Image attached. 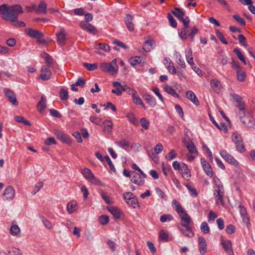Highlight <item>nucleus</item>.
I'll list each match as a JSON object with an SVG mask.
<instances>
[{"instance_id":"f257e3e1","label":"nucleus","mask_w":255,"mask_h":255,"mask_svg":"<svg viewBox=\"0 0 255 255\" xmlns=\"http://www.w3.org/2000/svg\"><path fill=\"white\" fill-rule=\"evenodd\" d=\"M23 13L21 6L18 4L8 6L6 4L0 5V14L5 20H9L14 22L15 26L25 27V24L22 21H18V15Z\"/></svg>"},{"instance_id":"f03ea898","label":"nucleus","mask_w":255,"mask_h":255,"mask_svg":"<svg viewBox=\"0 0 255 255\" xmlns=\"http://www.w3.org/2000/svg\"><path fill=\"white\" fill-rule=\"evenodd\" d=\"M190 20L187 21L183 23V27H182L179 32L180 37L182 39H187L188 37L190 38V41L192 42L194 40L195 35L197 34L199 30L196 26H193L189 29Z\"/></svg>"},{"instance_id":"7ed1b4c3","label":"nucleus","mask_w":255,"mask_h":255,"mask_svg":"<svg viewBox=\"0 0 255 255\" xmlns=\"http://www.w3.org/2000/svg\"><path fill=\"white\" fill-rule=\"evenodd\" d=\"M241 121L246 127L249 128L253 127L255 124V120L251 114V113L247 110L239 113Z\"/></svg>"},{"instance_id":"20e7f679","label":"nucleus","mask_w":255,"mask_h":255,"mask_svg":"<svg viewBox=\"0 0 255 255\" xmlns=\"http://www.w3.org/2000/svg\"><path fill=\"white\" fill-rule=\"evenodd\" d=\"M100 68L102 71L113 75L118 72L117 60L116 59H114L109 64L102 63L100 64Z\"/></svg>"},{"instance_id":"39448f33","label":"nucleus","mask_w":255,"mask_h":255,"mask_svg":"<svg viewBox=\"0 0 255 255\" xmlns=\"http://www.w3.org/2000/svg\"><path fill=\"white\" fill-rule=\"evenodd\" d=\"M15 194V189L12 186H8L3 190L2 194V199L3 201L12 200Z\"/></svg>"},{"instance_id":"423d86ee","label":"nucleus","mask_w":255,"mask_h":255,"mask_svg":"<svg viewBox=\"0 0 255 255\" xmlns=\"http://www.w3.org/2000/svg\"><path fill=\"white\" fill-rule=\"evenodd\" d=\"M171 12L179 21H182L183 23L190 20L188 16H186L185 18L184 17L185 15V12L180 8L175 7L173 9L171 10Z\"/></svg>"},{"instance_id":"0eeeda50","label":"nucleus","mask_w":255,"mask_h":255,"mask_svg":"<svg viewBox=\"0 0 255 255\" xmlns=\"http://www.w3.org/2000/svg\"><path fill=\"white\" fill-rule=\"evenodd\" d=\"M214 196L216 200V204L217 205H223L224 204V191L223 188L220 186L218 187V189H215L214 191Z\"/></svg>"},{"instance_id":"6e6552de","label":"nucleus","mask_w":255,"mask_h":255,"mask_svg":"<svg viewBox=\"0 0 255 255\" xmlns=\"http://www.w3.org/2000/svg\"><path fill=\"white\" fill-rule=\"evenodd\" d=\"M231 96L235 100V101L237 103L236 107L239 110V113H241L247 111L245 109V103L243 101V98L240 96L236 94H231Z\"/></svg>"},{"instance_id":"1a4fd4ad","label":"nucleus","mask_w":255,"mask_h":255,"mask_svg":"<svg viewBox=\"0 0 255 255\" xmlns=\"http://www.w3.org/2000/svg\"><path fill=\"white\" fill-rule=\"evenodd\" d=\"M4 93L5 96L8 98L10 103L14 106H17L18 102L16 100V95L14 92L10 90L9 89L5 88L4 90Z\"/></svg>"},{"instance_id":"9d476101","label":"nucleus","mask_w":255,"mask_h":255,"mask_svg":"<svg viewBox=\"0 0 255 255\" xmlns=\"http://www.w3.org/2000/svg\"><path fill=\"white\" fill-rule=\"evenodd\" d=\"M131 182L137 185H142L144 183V180L139 173L135 171H131Z\"/></svg>"},{"instance_id":"9b49d317","label":"nucleus","mask_w":255,"mask_h":255,"mask_svg":"<svg viewBox=\"0 0 255 255\" xmlns=\"http://www.w3.org/2000/svg\"><path fill=\"white\" fill-rule=\"evenodd\" d=\"M81 28L93 34L97 33V29L92 24L87 23L85 21H81L80 24Z\"/></svg>"},{"instance_id":"f8f14e48","label":"nucleus","mask_w":255,"mask_h":255,"mask_svg":"<svg viewBox=\"0 0 255 255\" xmlns=\"http://www.w3.org/2000/svg\"><path fill=\"white\" fill-rule=\"evenodd\" d=\"M49 68V67L45 65H43L41 67L40 77L44 81L50 79L51 77V72Z\"/></svg>"},{"instance_id":"ddd939ff","label":"nucleus","mask_w":255,"mask_h":255,"mask_svg":"<svg viewBox=\"0 0 255 255\" xmlns=\"http://www.w3.org/2000/svg\"><path fill=\"white\" fill-rule=\"evenodd\" d=\"M26 32L27 35L36 39L42 38L44 37V34L42 32L32 28L26 29Z\"/></svg>"},{"instance_id":"4468645a","label":"nucleus","mask_w":255,"mask_h":255,"mask_svg":"<svg viewBox=\"0 0 255 255\" xmlns=\"http://www.w3.org/2000/svg\"><path fill=\"white\" fill-rule=\"evenodd\" d=\"M240 212L243 222L248 226L250 224V218L248 215L246 209L241 204L239 205Z\"/></svg>"},{"instance_id":"2eb2a0df","label":"nucleus","mask_w":255,"mask_h":255,"mask_svg":"<svg viewBox=\"0 0 255 255\" xmlns=\"http://www.w3.org/2000/svg\"><path fill=\"white\" fill-rule=\"evenodd\" d=\"M134 16L129 14H127L125 17V23L128 30L130 31H133L134 25L132 22Z\"/></svg>"},{"instance_id":"dca6fc26","label":"nucleus","mask_w":255,"mask_h":255,"mask_svg":"<svg viewBox=\"0 0 255 255\" xmlns=\"http://www.w3.org/2000/svg\"><path fill=\"white\" fill-rule=\"evenodd\" d=\"M199 250L202 255H204L207 252V243L205 238L200 236L198 238Z\"/></svg>"},{"instance_id":"f3484780","label":"nucleus","mask_w":255,"mask_h":255,"mask_svg":"<svg viewBox=\"0 0 255 255\" xmlns=\"http://www.w3.org/2000/svg\"><path fill=\"white\" fill-rule=\"evenodd\" d=\"M179 217L181 218L180 224L182 227L191 226V218L187 213Z\"/></svg>"},{"instance_id":"a211bd4d","label":"nucleus","mask_w":255,"mask_h":255,"mask_svg":"<svg viewBox=\"0 0 255 255\" xmlns=\"http://www.w3.org/2000/svg\"><path fill=\"white\" fill-rule=\"evenodd\" d=\"M210 86L214 91L219 93L222 89L221 82L217 79H213L210 81Z\"/></svg>"},{"instance_id":"6ab92c4d","label":"nucleus","mask_w":255,"mask_h":255,"mask_svg":"<svg viewBox=\"0 0 255 255\" xmlns=\"http://www.w3.org/2000/svg\"><path fill=\"white\" fill-rule=\"evenodd\" d=\"M57 41L61 46H63L66 41V32L63 28H61L60 31L56 34Z\"/></svg>"},{"instance_id":"aec40b11","label":"nucleus","mask_w":255,"mask_h":255,"mask_svg":"<svg viewBox=\"0 0 255 255\" xmlns=\"http://www.w3.org/2000/svg\"><path fill=\"white\" fill-rule=\"evenodd\" d=\"M187 148L189 152V153L187 154L188 159H193L197 154V150L195 146L193 143H191L187 146Z\"/></svg>"},{"instance_id":"412c9836","label":"nucleus","mask_w":255,"mask_h":255,"mask_svg":"<svg viewBox=\"0 0 255 255\" xmlns=\"http://www.w3.org/2000/svg\"><path fill=\"white\" fill-rule=\"evenodd\" d=\"M4 254L5 255H22V253L18 248L9 247L5 249Z\"/></svg>"},{"instance_id":"4be33fe9","label":"nucleus","mask_w":255,"mask_h":255,"mask_svg":"<svg viewBox=\"0 0 255 255\" xmlns=\"http://www.w3.org/2000/svg\"><path fill=\"white\" fill-rule=\"evenodd\" d=\"M46 108V99L44 95L41 97L40 101L38 103L37 105V110L40 113H42L45 111Z\"/></svg>"},{"instance_id":"5701e85b","label":"nucleus","mask_w":255,"mask_h":255,"mask_svg":"<svg viewBox=\"0 0 255 255\" xmlns=\"http://www.w3.org/2000/svg\"><path fill=\"white\" fill-rule=\"evenodd\" d=\"M172 204L173 208L175 209L179 216L186 213L180 203L176 200L172 201Z\"/></svg>"},{"instance_id":"b1692460","label":"nucleus","mask_w":255,"mask_h":255,"mask_svg":"<svg viewBox=\"0 0 255 255\" xmlns=\"http://www.w3.org/2000/svg\"><path fill=\"white\" fill-rule=\"evenodd\" d=\"M184 229L179 228L180 231L185 236L192 238L194 236V233L192 230L191 226L183 227Z\"/></svg>"},{"instance_id":"393cba45","label":"nucleus","mask_w":255,"mask_h":255,"mask_svg":"<svg viewBox=\"0 0 255 255\" xmlns=\"http://www.w3.org/2000/svg\"><path fill=\"white\" fill-rule=\"evenodd\" d=\"M182 165L181 170L180 171V173L184 178L188 180L191 176L190 172L188 170L187 166L185 163L182 162Z\"/></svg>"},{"instance_id":"a878e982","label":"nucleus","mask_w":255,"mask_h":255,"mask_svg":"<svg viewBox=\"0 0 255 255\" xmlns=\"http://www.w3.org/2000/svg\"><path fill=\"white\" fill-rule=\"evenodd\" d=\"M221 244L226 253L233 254L232 243L230 240L223 241L221 242Z\"/></svg>"},{"instance_id":"bb28decb","label":"nucleus","mask_w":255,"mask_h":255,"mask_svg":"<svg viewBox=\"0 0 255 255\" xmlns=\"http://www.w3.org/2000/svg\"><path fill=\"white\" fill-rule=\"evenodd\" d=\"M186 97L196 106L199 105V102L195 94L192 91H188L186 92Z\"/></svg>"},{"instance_id":"cd10ccee","label":"nucleus","mask_w":255,"mask_h":255,"mask_svg":"<svg viewBox=\"0 0 255 255\" xmlns=\"http://www.w3.org/2000/svg\"><path fill=\"white\" fill-rule=\"evenodd\" d=\"M143 98L150 107H154L156 105V100L152 96L149 94H145L143 96Z\"/></svg>"},{"instance_id":"c85d7f7f","label":"nucleus","mask_w":255,"mask_h":255,"mask_svg":"<svg viewBox=\"0 0 255 255\" xmlns=\"http://www.w3.org/2000/svg\"><path fill=\"white\" fill-rule=\"evenodd\" d=\"M67 211L69 213L72 214L78 209V205L76 201H71L67 205Z\"/></svg>"},{"instance_id":"c756f323","label":"nucleus","mask_w":255,"mask_h":255,"mask_svg":"<svg viewBox=\"0 0 255 255\" xmlns=\"http://www.w3.org/2000/svg\"><path fill=\"white\" fill-rule=\"evenodd\" d=\"M109 211L111 212L115 218L118 219L121 217L122 212L118 207H111L109 209Z\"/></svg>"},{"instance_id":"7c9ffc66","label":"nucleus","mask_w":255,"mask_h":255,"mask_svg":"<svg viewBox=\"0 0 255 255\" xmlns=\"http://www.w3.org/2000/svg\"><path fill=\"white\" fill-rule=\"evenodd\" d=\"M42 57L45 60L47 67H51L53 63V59L48 53L43 52L41 54Z\"/></svg>"},{"instance_id":"2f4dec72","label":"nucleus","mask_w":255,"mask_h":255,"mask_svg":"<svg viewBox=\"0 0 255 255\" xmlns=\"http://www.w3.org/2000/svg\"><path fill=\"white\" fill-rule=\"evenodd\" d=\"M164 90L168 94L172 95L175 98H178L179 95L175 92V91L169 85L165 84L163 85Z\"/></svg>"},{"instance_id":"473e14b6","label":"nucleus","mask_w":255,"mask_h":255,"mask_svg":"<svg viewBox=\"0 0 255 255\" xmlns=\"http://www.w3.org/2000/svg\"><path fill=\"white\" fill-rule=\"evenodd\" d=\"M204 170L206 173L207 175L212 177L213 175V172L211 170V167L209 164L207 162L206 160H203L202 163Z\"/></svg>"},{"instance_id":"72a5a7b5","label":"nucleus","mask_w":255,"mask_h":255,"mask_svg":"<svg viewBox=\"0 0 255 255\" xmlns=\"http://www.w3.org/2000/svg\"><path fill=\"white\" fill-rule=\"evenodd\" d=\"M81 173L83 176L88 181H89L92 177H94L91 170L87 168H84L81 170Z\"/></svg>"},{"instance_id":"f704fd0d","label":"nucleus","mask_w":255,"mask_h":255,"mask_svg":"<svg viewBox=\"0 0 255 255\" xmlns=\"http://www.w3.org/2000/svg\"><path fill=\"white\" fill-rule=\"evenodd\" d=\"M103 130L105 132L110 133L113 128V124L110 121H106L103 123Z\"/></svg>"},{"instance_id":"c9c22d12","label":"nucleus","mask_w":255,"mask_h":255,"mask_svg":"<svg viewBox=\"0 0 255 255\" xmlns=\"http://www.w3.org/2000/svg\"><path fill=\"white\" fill-rule=\"evenodd\" d=\"M209 117L211 121L212 122L213 124L219 129L225 130V131H227V127L226 126V124L224 123H221L220 125H219L218 123H216V122L214 120V118L212 117L209 114Z\"/></svg>"},{"instance_id":"e433bc0d","label":"nucleus","mask_w":255,"mask_h":255,"mask_svg":"<svg viewBox=\"0 0 255 255\" xmlns=\"http://www.w3.org/2000/svg\"><path fill=\"white\" fill-rule=\"evenodd\" d=\"M169 235L167 231L162 230L159 233V240L160 241L167 242L168 241Z\"/></svg>"},{"instance_id":"4c0bfd02","label":"nucleus","mask_w":255,"mask_h":255,"mask_svg":"<svg viewBox=\"0 0 255 255\" xmlns=\"http://www.w3.org/2000/svg\"><path fill=\"white\" fill-rule=\"evenodd\" d=\"M237 80L240 82H243L246 77V72L243 70L242 68L237 70Z\"/></svg>"},{"instance_id":"58836bf2","label":"nucleus","mask_w":255,"mask_h":255,"mask_svg":"<svg viewBox=\"0 0 255 255\" xmlns=\"http://www.w3.org/2000/svg\"><path fill=\"white\" fill-rule=\"evenodd\" d=\"M116 143L125 149L128 148L130 145L129 142L126 139H123L121 140L117 141H116Z\"/></svg>"},{"instance_id":"ea45409f","label":"nucleus","mask_w":255,"mask_h":255,"mask_svg":"<svg viewBox=\"0 0 255 255\" xmlns=\"http://www.w3.org/2000/svg\"><path fill=\"white\" fill-rule=\"evenodd\" d=\"M46 4L43 1H41L39 3L38 7H36V12L38 13H46Z\"/></svg>"},{"instance_id":"a19ab883","label":"nucleus","mask_w":255,"mask_h":255,"mask_svg":"<svg viewBox=\"0 0 255 255\" xmlns=\"http://www.w3.org/2000/svg\"><path fill=\"white\" fill-rule=\"evenodd\" d=\"M95 48L97 49H101L105 51V52H109L110 50V46L109 45L106 43H98L95 44L94 46Z\"/></svg>"},{"instance_id":"79ce46f5","label":"nucleus","mask_w":255,"mask_h":255,"mask_svg":"<svg viewBox=\"0 0 255 255\" xmlns=\"http://www.w3.org/2000/svg\"><path fill=\"white\" fill-rule=\"evenodd\" d=\"M185 185L188 189L191 196L193 197H196L197 196V192L196 189L193 187L190 184L186 183L185 184Z\"/></svg>"},{"instance_id":"37998d69","label":"nucleus","mask_w":255,"mask_h":255,"mask_svg":"<svg viewBox=\"0 0 255 255\" xmlns=\"http://www.w3.org/2000/svg\"><path fill=\"white\" fill-rule=\"evenodd\" d=\"M127 117L128 121L133 125L137 126L138 125V122L137 119L135 118L134 114L132 113H129L127 114Z\"/></svg>"},{"instance_id":"c03bdc74","label":"nucleus","mask_w":255,"mask_h":255,"mask_svg":"<svg viewBox=\"0 0 255 255\" xmlns=\"http://www.w3.org/2000/svg\"><path fill=\"white\" fill-rule=\"evenodd\" d=\"M127 203L134 209H135L136 207H139L137 199L135 196L133 197H132L130 200H129V201H127Z\"/></svg>"},{"instance_id":"a18cd8bd","label":"nucleus","mask_w":255,"mask_h":255,"mask_svg":"<svg viewBox=\"0 0 255 255\" xmlns=\"http://www.w3.org/2000/svg\"><path fill=\"white\" fill-rule=\"evenodd\" d=\"M20 231V229L18 226L12 223V225L10 229V234L12 235L17 236L19 234Z\"/></svg>"},{"instance_id":"49530a36","label":"nucleus","mask_w":255,"mask_h":255,"mask_svg":"<svg viewBox=\"0 0 255 255\" xmlns=\"http://www.w3.org/2000/svg\"><path fill=\"white\" fill-rule=\"evenodd\" d=\"M233 52L237 55L238 58L245 64L246 65V62L245 60V58L243 55L242 54L241 51L238 48H236L234 49Z\"/></svg>"},{"instance_id":"de8ad7c7","label":"nucleus","mask_w":255,"mask_h":255,"mask_svg":"<svg viewBox=\"0 0 255 255\" xmlns=\"http://www.w3.org/2000/svg\"><path fill=\"white\" fill-rule=\"evenodd\" d=\"M141 60L142 58L140 56H134L130 58L129 59V62L132 65H135L140 63Z\"/></svg>"},{"instance_id":"09e8293b","label":"nucleus","mask_w":255,"mask_h":255,"mask_svg":"<svg viewBox=\"0 0 255 255\" xmlns=\"http://www.w3.org/2000/svg\"><path fill=\"white\" fill-rule=\"evenodd\" d=\"M14 120L17 123H22L25 125H27L28 126H31L30 123L28 121L25 120L24 118L22 116H15L14 117Z\"/></svg>"},{"instance_id":"8fccbe9b","label":"nucleus","mask_w":255,"mask_h":255,"mask_svg":"<svg viewBox=\"0 0 255 255\" xmlns=\"http://www.w3.org/2000/svg\"><path fill=\"white\" fill-rule=\"evenodd\" d=\"M59 96L62 100H66L69 98L68 91L64 88L60 90Z\"/></svg>"},{"instance_id":"3c124183","label":"nucleus","mask_w":255,"mask_h":255,"mask_svg":"<svg viewBox=\"0 0 255 255\" xmlns=\"http://www.w3.org/2000/svg\"><path fill=\"white\" fill-rule=\"evenodd\" d=\"M152 41L151 40H148L146 41L143 45V49L144 51L146 52L150 51V50L152 49Z\"/></svg>"},{"instance_id":"603ef678","label":"nucleus","mask_w":255,"mask_h":255,"mask_svg":"<svg viewBox=\"0 0 255 255\" xmlns=\"http://www.w3.org/2000/svg\"><path fill=\"white\" fill-rule=\"evenodd\" d=\"M167 17L168 19L170 25L172 27L176 28L177 27V23L175 18L170 13H167Z\"/></svg>"},{"instance_id":"864d4df0","label":"nucleus","mask_w":255,"mask_h":255,"mask_svg":"<svg viewBox=\"0 0 255 255\" xmlns=\"http://www.w3.org/2000/svg\"><path fill=\"white\" fill-rule=\"evenodd\" d=\"M235 145L238 151L240 152H243L245 151V147L243 139L235 143Z\"/></svg>"},{"instance_id":"5fc2aeb1","label":"nucleus","mask_w":255,"mask_h":255,"mask_svg":"<svg viewBox=\"0 0 255 255\" xmlns=\"http://www.w3.org/2000/svg\"><path fill=\"white\" fill-rule=\"evenodd\" d=\"M83 66L88 70L89 71H93L98 68V64L94 63V64H90L88 63H84L83 64Z\"/></svg>"},{"instance_id":"6e6d98bb","label":"nucleus","mask_w":255,"mask_h":255,"mask_svg":"<svg viewBox=\"0 0 255 255\" xmlns=\"http://www.w3.org/2000/svg\"><path fill=\"white\" fill-rule=\"evenodd\" d=\"M232 139L235 144L243 139L241 135L237 132L233 133L232 135Z\"/></svg>"},{"instance_id":"4d7b16f0","label":"nucleus","mask_w":255,"mask_h":255,"mask_svg":"<svg viewBox=\"0 0 255 255\" xmlns=\"http://www.w3.org/2000/svg\"><path fill=\"white\" fill-rule=\"evenodd\" d=\"M40 218L42 219V223L46 229H47L48 230H50L52 228V224L49 221L45 219L42 216Z\"/></svg>"},{"instance_id":"13d9d810","label":"nucleus","mask_w":255,"mask_h":255,"mask_svg":"<svg viewBox=\"0 0 255 255\" xmlns=\"http://www.w3.org/2000/svg\"><path fill=\"white\" fill-rule=\"evenodd\" d=\"M99 223L103 225H106L109 221V218L107 215H103L99 218Z\"/></svg>"},{"instance_id":"bf43d9fd","label":"nucleus","mask_w":255,"mask_h":255,"mask_svg":"<svg viewBox=\"0 0 255 255\" xmlns=\"http://www.w3.org/2000/svg\"><path fill=\"white\" fill-rule=\"evenodd\" d=\"M173 219V216L170 214H164L160 216V221L161 222H165L167 221H171Z\"/></svg>"},{"instance_id":"052dcab7","label":"nucleus","mask_w":255,"mask_h":255,"mask_svg":"<svg viewBox=\"0 0 255 255\" xmlns=\"http://www.w3.org/2000/svg\"><path fill=\"white\" fill-rule=\"evenodd\" d=\"M162 170L163 174L167 176L168 173L171 170V168L169 165L165 164L164 162H162Z\"/></svg>"},{"instance_id":"680f3d73","label":"nucleus","mask_w":255,"mask_h":255,"mask_svg":"<svg viewBox=\"0 0 255 255\" xmlns=\"http://www.w3.org/2000/svg\"><path fill=\"white\" fill-rule=\"evenodd\" d=\"M216 34L220 40L225 44H228V41L225 39L224 35L218 29L216 30Z\"/></svg>"},{"instance_id":"e2e57ef3","label":"nucleus","mask_w":255,"mask_h":255,"mask_svg":"<svg viewBox=\"0 0 255 255\" xmlns=\"http://www.w3.org/2000/svg\"><path fill=\"white\" fill-rule=\"evenodd\" d=\"M200 228L204 234H207L210 231L209 227L206 222H203L201 225Z\"/></svg>"},{"instance_id":"0e129e2a","label":"nucleus","mask_w":255,"mask_h":255,"mask_svg":"<svg viewBox=\"0 0 255 255\" xmlns=\"http://www.w3.org/2000/svg\"><path fill=\"white\" fill-rule=\"evenodd\" d=\"M220 154L222 158L224 159H234L233 157L231 156L226 150H222L220 152Z\"/></svg>"},{"instance_id":"69168bd1","label":"nucleus","mask_w":255,"mask_h":255,"mask_svg":"<svg viewBox=\"0 0 255 255\" xmlns=\"http://www.w3.org/2000/svg\"><path fill=\"white\" fill-rule=\"evenodd\" d=\"M62 142L66 143L70 145L71 143V140L69 137L65 134H63L62 136H60L59 139Z\"/></svg>"},{"instance_id":"338daca9","label":"nucleus","mask_w":255,"mask_h":255,"mask_svg":"<svg viewBox=\"0 0 255 255\" xmlns=\"http://www.w3.org/2000/svg\"><path fill=\"white\" fill-rule=\"evenodd\" d=\"M81 191L83 194V198L85 200H86L89 196V191L88 188L86 186L83 185L81 187Z\"/></svg>"},{"instance_id":"774afa93","label":"nucleus","mask_w":255,"mask_h":255,"mask_svg":"<svg viewBox=\"0 0 255 255\" xmlns=\"http://www.w3.org/2000/svg\"><path fill=\"white\" fill-rule=\"evenodd\" d=\"M140 123L142 127L145 129H147L149 128V122L144 118H142L140 120Z\"/></svg>"}]
</instances>
